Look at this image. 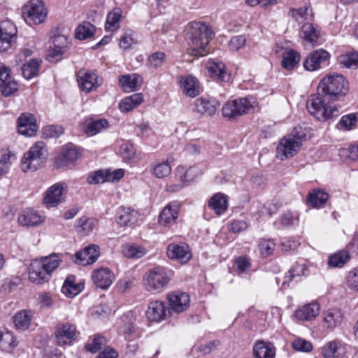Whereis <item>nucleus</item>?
<instances>
[{"mask_svg": "<svg viewBox=\"0 0 358 358\" xmlns=\"http://www.w3.org/2000/svg\"><path fill=\"white\" fill-rule=\"evenodd\" d=\"M67 185L59 182L50 187L44 193L43 203L48 208L55 207L64 200Z\"/></svg>", "mask_w": 358, "mask_h": 358, "instance_id": "obj_9", "label": "nucleus"}, {"mask_svg": "<svg viewBox=\"0 0 358 358\" xmlns=\"http://www.w3.org/2000/svg\"><path fill=\"white\" fill-rule=\"evenodd\" d=\"M95 220L92 218L83 216L76 222V228L78 231L82 234H88L91 232L94 227Z\"/></svg>", "mask_w": 358, "mask_h": 358, "instance_id": "obj_50", "label": "nucleus"}, {"mask_svg": "<svg viewBox=\"0 0 358 358\" xmlns=\"http://www.w3.org/2000/svg\"><path fill=\"white\" fill-rule=\"evenodd\" d=\"M100 255L99 247L96 245H90L75 255V262L77 264L87 266L94 264Z\"/></svg>", "mask_w": 358, "mask_h": 358, "instance_id": "obj_19", "label": "nucleus"}, {"mask_svg": "<svg viewBox=\"0 0 358 358\" xmlns=\"http://www.w3.org/2000/svg\"><path fill=\"white\" fill-rule=\"evenodd\" d=\"M292 348L299 352H309L313 350V345L310 341H308L301 338H296L292 342Z\"/></svg>", "mask_w": 358, "mask_h": 358, "instance_id": "obj_56", "label": "nucleus"}, {"mask_svg": "<svg viewBox=\"0 0 358 358\" xmlns=\"http://www.w3.org/2000/svg\"><path fill=\"white\" fill-rule=\"evenodd\" d=\"M357 121V116L355 113L345 115L341 117L337 124L339 129L350 130L355 127Z\"/></svg>", "mask_w": 358, "mask_h": 358, "instance_id": "obj_54", "label": "nucleus"}, {"mask_svg": "<svg viewBox=\"0 0 358 358\" xmlns=\"http://www.w3.org/2000/svg\"><path fill=\"white\" fill-rule=\"evenodd\" d=\"M169 311L166 309L165 303L162 301H153L149 303L146 310L148 319L152 322H161L167 316Z\"/></svg>", "mask_w": 358, "mask_h": 358, "instance_id": "obj_24", "label": "nucleus"}, {"mask_svg": "<svg viewBox=\"0 0 358 358\" xmlns=\"http://www.w3.org/2000/svg\"><path fill=\"white\" fill-rule=\"evenodd\" d=\"M350 259L349 252L346 250H340L329 257L328 264L331 267H343Z\"/></svg>", "mask_w": 358, "mask_h": 358, "instance_id": "obj_46", "label": "nucleus"}, {"mask_svg": "<svg viewBox=\"0 0 358 358\" xmlns=\"http://www.w3.org/2000/svg\"><path fill=\"white\" fill-rule=\"evenodd\" d=\"M317 90V94L312 96L307 101L308 112L322 122L337 117L341 107L335 101L348 91V83L344 76L336 73L327 74L320 81Z\"/></svg>", "mask_w": 358, "mask_h": 358, "instance_id": "obj_1", "label": "nucleus"}, {"mask_svg": "<svg viewBox=\"0 0 358 358\" xmlns=\"http://www.w3.org/2000/svg\"><path fill=\"white\" fill-rule=\"evenodd\" d=\"M320 313V306L317 302H312L298 308L294 313V317L298 320L311 321Z\"/></svg>", "mask_w": 358, "mask_h": 358, "instance_id": "obj_25", "label": "nucleus"}, {"mask_svg": "<svg viewBox=\"0 0 358 358\" xmlns=\"http://www.w3.org/2000/svg\"><path fill=\"white\" fill-rule=\"evenodd\" d=\"M17 35L16 26L10 20L0 23V52H5L15 43Z\"/></svg>", "mask_w": 358, "mask_h": 358, "instance_id": "obj_8", "label": "nucleus"}, {"mask_svg": "<svg viewBox=\"0 0 358 358\" xmlns=\"http://www.w3.org/2000/svg\"><path fill=\"white\" fill-rule=\"evenodd\" d=\"M83 289V285L76 284L73 277H69L65 280L62 287V293L68 297H73L79 294Z\"/></svg>", "mask_w": 358, "mask_h": 358, "instance_id": "obj_47", "label": "nucleus"}, {"mask_svg": "<svg viewBox=\"0 0 358 358\" xmlns=\"http://www.w3.org/2000/svg\"><path fill=\"white\" fill-rule=\"evenodd\" d=\"M340 64L346 68H357L358 66V53L349 52L343 54L338 57Z\"/></svg>", "mask_w": 358, "mask_h": 358, "instance_id": "obj_51", "label": "nucleus"}, {"mask_svg": "<svg viewBox=\"0 0 358 358\" xmlns=\"http://www.w3.org/2000/svg\"><path fill=\"white\" fill-rule=\"evenodd\" d=\"M31 320V312L27 310H22L15 315L13 322L17 330L24 331L29 327Z\"/></svg>", "mask_w": 358, "mask_h": 358, "instance_id": "obj_37", "label": "nucleus"}, {"mask_svg": "<svg viewBox=\"0 0 358 358\" xmlns=\"http://www.w3.org/2000/svg\"><path fill=\"white\" fill-rule=\"evenodd\" d=\"M148 252V250L136 243H127L122 246V253L130 259H140L144 257Z\"/></svg>", "mask_w": 358, "mask_h": 358, "instance_id": "obj_33", "label": "nucleus"}, {"mask_svg": "<svg viewBox=\"0 0 358 358\" xmlns=\"http://www.w3.org/2000/svg\"><path fill=\"white\" fill-rule=\"evenodd\" d=\"M22 13L27 22L34 24L43 22L47 17V11L41 0H29L22 7Z\"/></svg>", "mask_w": 358, "mask_h": 358, "instance_id": "obj_7", "label": "nucleus"}, {"mask_svg": "<svg viewBox=\"0 0 358 358\" xmlns=\"http://www.w3.org/2000/svg\"><path fill=\"white\" fill-rule=\"evenodd\" d=\"M246 43V38L243 35L232 37L229 43V48L231 50L237 51L243 48Z\"/></svg>", "mask_w": 358, "mask_h": 358, "instance_id": "obj_63", "label": "nucleus"}, {"mask_svg": "<svg viewBox=\"0 0 358 358\" xmlns=\"http://www.w3.org/2000/svg\"><path fill=\"white\" fill-rule=\"evenodd\" d=\"M81 156L78 148L73 144L64 147L61 154L55 159L57 167H66L74 164Z\"/></svg>", "mask_w": 358, "mask_h": 358, "instance_id": "obj_15", "label": "nucleus"}, {"mask_svg": "<svg viewBox=\"0 0 358 358\" xmlns=\"http://www.w3.org/2000/svg\"><path fill=\"white\" fill-rule=\"evenodd\" d=\"M208 206L217 215H221L227 209V196L222 193H216L208 202Z\"/></svg>", "mask_w": 358, "mask_h": 358, "instance_id": "obj_35", "label": "nucleus"}, {"mask_svg": "<svg viewBox=\"0 0 358 358\" xmlns=\"http://www.w3.org/2000/svg\"><path fill=\"white\" fill-rule=\"evenodd\" d=\"M0 87L6 96L11 95L18 88L17 82L10 76V69L4 65H0Z\"/></svg>", "mask_w": 358, "mask_h": 358, "instance_id": "obj_20", "label": "nucleus"}, {"mask_svg": "<svg viewBox=\"0 0 358 358\" xmlns=\"http://www.w3.org/2000/svg\"><path fill=\"white\" fill-rule=\"evenodd\" d=\"M329 194L320 189H314L310 192L307 197L308 203L315 208H320L327 201Z\"/></svg>", "mask_w": 358, "mask_h": 358, "instance_id": "obj_41", "label": "nucleus"}, {"mask_svg": "<svg viewBox=\"0 0 358 358\" xmlns=\"http://www.w3.org/2000/svg\"><path fill=\"white\" fill-rule=\"evenodd\" d=\"M170 280L171 277L167 269L159 266L148 270L142 280L144 289L154 294L163 292L167 288Z\"/></svg>", "mask_w": 358, "mask_h": 358, "instance_id": "obj_4", "label": "nucleus"}, {"mask_svg": "<svg viewBox=\"0 0 358 358\" xmlns=\"http://www.w3.org/2000/svg\"><path fill=\"white\" fill-rule=\"evenodd\" d=\"M219 106V102L213 98L200 97L194 101V111L204 116H213Z\"/></svg>", "mask_w": 358, "mask_h": 358, "instance_id": "obj_22", "label": "nucleus"}, {"mask_svg": "<svg viewBox=\"0 0 358 358\" xmlns=\"http://www.w3.org/2000/svg\"><path fill=\"white\" fill-rule=\"evenodd\" d=\"M77 80L80 90L85 92L95 90L101 85L97 75L85 69L77 72Z\"/></svg>", "mask_w": 358, "mask_h": 358, "instance_id": "obj_14", "label": "nucleus"}, {"mask_svg": "<svg viewBox=\"0 0 358 358\" xmlns=\"http://www.w3.org/2000/svg\"><path fill=\"white\" fill-rule=\"evenodd\" d=\"M18 222L20 225L27 227H35L44 222L45 218L37 211L27 208L18 215Z\"/></svg>", "mask_w": 358, "mask_h": 358, "instance_id": "obj_28", "label": "nucleus"}, {"mask_svg": "<svg viewBox=\"0 0 358 358\" xmlns=\"http://www.w3.org/2000/svg\"><path fill=\"white\" fill-rule=\"evenodd\" d=\"M95 27L90 22L84 21L76 29L75 37L79 40H85L94 36Z\"/></svg>", "mask_w": 358, "mask_h": 358, "instance_id": "obj_43", "label": "nucleus"}, {"mask_svg": "<svg viewBox=\"0 0 358 358\" xmlns=\"http://www.w3.org/2000/svg\"><path fill=\"white\" fill-rule=\"evenodd\" d=\"M299 142H296L290 138L284 136L277 147L278 155L281 160L285 158H290L296 155L301 148Z\"/></svg>", "mask_w": 358, "mask_h": 358, "instance_id": "obj_21", "label": "nucleus"}, {"mask_svg": "<svg viewBox=\"0 0 358 358\" xmlns=\"http://www.w3.org/2000/svg\"><path fill=\"white\" fill-rule=\"evenodd\" d=\"M87 182L92 185L108 182V169H100L92 173L87 178Z\"/></svg>", "mask_w": 358, "mask_h": 358, "instance_id": "obj_55", "label": "nucleus"}, {"mask_svg": "<svg viewBox=\"0 0 358 358\" xmlns=\"http://www.w3.org/2000/svg\"><path fill=\"white\" fill-rule=\"evenodd\" d=\"M342 344L339 341H332L327 343L321 348L323 358H342Z\"/></svg>", "mask_w": 358, "mask_h": 358, "instance_id": "obj_36", "label": "nucleus"}, {"mask_svg": "<svg viewBox=\"0 0 358 358\" xmlns=\"http://www.w3.org/2000/svg\"><path fill=\"white\" fill-rule=\"evenodd\" d=\"M166 55L162 52H157L151 55L148 58V64L150 68L157 69L165 63Z\"/></svg>", "mask_w": 358, "mask_h": 358, "instance_id": "obj_59", "label": "nucleus"}, {"mask_svg": "<svg viewBox=\"0 0 358 358\" xmlns=\"http://www.w3.org/2000/svg\"><path fill=\"white\" fill-rule=\"evenodd\" d=\"M106 338L103 336H96L93 338L92 343L85 345L87 351L95 353L102 349L106 345Z\"/></svg>", "mask_w": 358, "mask_h": 358, "instance_id": "obj_58", "label": "nucleus"}, {"mask_svg": "<svg viewBox=\"0 0 358 358\" xmlns=\"http://www.w3.org/2000/svg\"><path fill=\"white\" fill-rule=\"evenodd\" d=\"M45 145L42 141L36 142L24 153L22 159V169L24 172L34 171L44 163Z\"/></svg>", "mask_w": 358, "mask_h": 358, "instance_id": "obj_6", "label": "nucleus"}, {"mask_svg": "<svg viewBox=\"0 0 358 358\" xmlns=\"http://www.w3.org/2000/svg\"><path fill=\"white\" fill-rule=\"evenodd\" d=\"M236 269L238 274L247 273L250 268L251 263L250 259L245 257H239L236 260Z\"/></svg>", "mask_w": 358, "mask_h": 358, "instance_id": "obj_62", "label": "nucleus"}, {"mask_svg": "<svg viewBox=\"0 0 358 358\" xmlns=\"http://www.w3.org/2000/svg\"><path fill=\"white\" fill-rule=\"evenodd\" d=\"M330 54L324 49H318L310 53L303 62V67L308 71H317L328 64Z\"/></svg>", "mask_w": 358, "mask_h": 358, "instance_id": "obj_10", "label": "nucleus"}, {"mask_svg": "<svg viewBox=\"0 0 358 358\" xmlns=\"http://www.w3.org/2000/svg\"><path fill=\"white\" fill-rule=\"evenodd\" d=\"M308 270L305 264L295 263L285 275L283 284L289 283L295 278L308 275Z\"/></svg>", "mask_w": 358, "mask_h": 358, "instance_id": "obj_42", "label": "nucleus"}, {"mask_svg": "<svg viewBox=\"0 0 358 358\" xmlns=\"http://www.w3.org/2000/svg\"><path fill=\"white\" fill-rule=\"evenodd\" d=\"M93 283L101 289H106L113 283L115 275L108 267L101 266L92 271L91 275Z\"/></svg>", "mask_w": 358, "mask_h": 358, "instance_id": "obj_12", "label": "nucleus"}, {"mask_svg": "<svg viewBox=\"0 0 358 358\" xmlns=\"http://www.w3.org/2000/svg\"><path fill=\"white\" fill-rule=\"evenodd\" d=\"M180 87L185 95L194 98L200 93V85L197 78L192 75L181 76L179 78Z\"/></svg>", "mask_w": 358, "mask_h": 358, "instance_id": "obj_23", "label": "nucleus"}, {"mask_svg": "<svg viewBox=\"0 0 358 358\" xmlns=\"http://www.w3.org/2000/svg\"><path fill=\"white\" fill-rule=\"evenodd\" d=\"M180 208V203L179 201L170 202L159 214V222L160 224L166 227H170L178 219Z\"/></svg>", "mask_w": 358, "mask_h": 358, "instance_id": "obj_17", "label": "nucleus"}, {"mask_svg": "<svg viewBox=\"0 0 358 358\" xmlns=\"http://www.w3.org/2000/svg\"><path fill=\"white\" fill-rule=\"evenodd\" d=\"M301 59L300 54L294 50H285L282 54V66L286 70L294 69Z\"/></svg>", "mask_w": 358, "mask_h": 358, "instance_id": "obj_40", "label": "nucleus"}, {"mask_svg": "<svg viewBox=\"0 0 358 358\" xmlns=\"http://www.w3.org/2000/svg\"><path fill=\"white\" fill-rule=\"evenodd\" d=\"M253 354L255 358H274L275 350L271 343L259 341L253 347Z\"/></svg>", "mask_w": 358, "mask_h": 358, "instance_id": "obj_30", "label": "nucleus"}, {"mask_svg": "<svg viewBox=\"0 0 358 358\" xmlns=\"http://www.w3.org/2000/svg\"><path fill=\"white\" fill-rule=\"evenodd\" d=\"M343 315L341 310L332 308L324 313V325L329 329H334L341 324Z\"/></svg>", "mask_w": 358, "mask_h": 358, "instance_id": "obj_34", "label": "nucleus"}, {"mask_svg": "<svg viewBox=\"0 0 358 358\" xmlns=\"http://www.w3.org/2000/svg\"><path fill=\"white\" fill-rule=\"evenodd\" d=\"M76 328L70 323L59 324L54 334L55 342L59 345H71L76 338Z\"/></svg>", "mask_w": 358, "mask_h": 358, "instance_id": "obj_13", "label": "nucleus"}, {"mask_svg": "<svg viewBox=\"0 0 358 358\" xmlns=\"http://www.w3.org/2000/svg\"><path fill=\"white\" fill-rule=\"evenodd\" d=\"M275 243L272 240L262 239L259 243V249L262 256L267 257L274 251Z\"/></svg>", "mask_w": 358, "mask_h": 358, "instance_id": "obj_57", "label": "nucleus"}, {"mask_svg": "<svg viewBox=\"0 0 358 358\" xmlns=\"http://www.w3.org/2000/svg\"><path fill=\"white\" fill-rule=\"evenodd\" d=\"M166 254L169 259L180 264H187L192 257L189 245L185 243H170L167 246Z\"/></svg>", "mask_w": 358, "mask_h": 358, "instance_id": "obj_11", "label": "nucleus"}, {"mask_svg": "<svg viewBox=\"0 0 358 358\" xmlns=\"http://www.w3.org/2000/svg\"><path fill=\"white\" fill-rule=\"evenodd\" d=\"M122 17V11L115 8L110 11L106 17L105 29L107 31H115L120 28V22Z\"/></svg>", "mask_w": 358, "mask_h": 358, "instance_id": "obj_39", "label": "nucleus"}, {"mask_svg": "<svg viewBox=\"0 0 358 358\" xmlns=\"http://www.w3.org/2000/svg\"><path fill=\"white\" fill-rule=\"evenodd\" d=\"M16 345V339L10 331H6L0 333V350L10 352Z\"/></svg>", "mask_w": 358, "mask_h": 358, "instance_id": "obj_44", "label": "nucleus"}, {"mask_svg": "<svg viewBox=\"0 0 358 358\" xmlns=\"http://www.w3.org/2000/svg\"><path fill=\"white\" fill-rule=\"evenodd\" d=\"M166 299L170 310L174 313L184 312L189 306V296L185 292L179 291L171 292L167 294Z\"/></svg>", "mask_w": 358, "mask_h": 358, "instance_id": "obj_16", "label": "nucleus"}, {"mask_svg": "<svg viewBox=\"0 0 358 358\" xmlns=\"http://www.w3.org/2000/svg\"><path fill=\"white\" fill-rule=\"evenodd\" d=\"M119 84L124 92H130L141 87L143 78L136 73L123 75L119 78Z\"/></svg>", "mask_w": 358, "mask_h": 358, "instance_id": "obj_29", "label": "nucleus"}, {"mask_svg": "<svg viewBox=\"0 0 358 358\" xmlns=\"http://www.w3.org/2000/svg\"><path fill=\"white\" fill-rule=\"evenodd\" d=\"M211 77L220 81H227L229 78V74L226 71L224 63L215 61H209L206 66Z\"/></svg>", "mask_w": 358, "mask_h": 358, "instance_id": "obj_31", "label": "nucleus"}, {"mask_svg": "<svg viewBox=\"0 0 358 358\" xmlns=\"http://www.w3.org/2000/svg\"><path fill=\"white\" fill-rule=\"evenodd\" d=\"M143 100V95L141 93L133 94L120 101L119 108L123 113L129 112L141 104Z\"/></svg>", "mask_w": 358, "mask_h": 358, "instance_id": "obj_32", "label": "nucleus"}, {"mask_svg": "<svg viewBox=\"0 0 358 358\" xmlns=\"http://www.w3.org/2000/svg\"><path fill=\"white\" fill-rule=\"evenodd\" d=\"M43 135L45 138H57L64 131L63 128L57 125H48L42 129Z\"/></svg>", "mask_w": 358, "mask_h": 358, "instance_id": "obj_61", "label": "nucleus"}, {"mask_svg": "<svg viewBox=\"0 0 358 358\" xmlns=\"http://www.w3.org/2000/svg\"><path fill=\"white\" fill-rule=\"evenodd\" d=\"M188 52L194 57H203L210 52L209 41L212 31L209 27L201 22H192L187 29Z\"/></svg>", "mask_w": 358, "mask_h": 358, "instance_id": "obj_2", "label": "nucleus"}, {"mask_svg": "<svg viewBox=\"0 0 358 358\" xmlns=\"http://www.w3.org/2000/svg\"><path fill=\"white\" fill-rule=\"evenodd\" d=\"M40 62L37 59H31L22 67V73L24 78L29 80L37 76L39 71Z\"/></svg>", "mask_w": 358, "mask_h": 358, "instance_id": "obj_48", "label": "nucleus"}, {"mask_svg": "<svg viewBox=\"0 0 358 358\" xmlns=\"http://www.w3.org/2000/svg\"><path fill=\"white\" fill-rule=\"evenodd\" d=\"M257 105L254 97L242 98L227 101L222 107L224 117L235 118L249 113Z\"/></svg>", "mask_w": 358, "mask_h": 358, "instance_id": "obj_5", "label": "nucleus"}, {"mask_svg": "<svg viewBox=\"0 0 358 358\" xmlns=\"http://www.w3.org/2000/svg\"><path fill=\"white\" fill-rule=\"evenodd\" d=\"M134 32L131 30H129L128 32H126L123 34L120 39V47L122 49L127 50L136 43V40L134 38Z\"/></svg>", "mask_w": 358, "mask_h": 358, "instance_id": "obj_60", "label": "nucleus"}, {"mask_svg": "<svg viewBox=\"0 0 358 358\" xmlns=\"http://www.w3.org/2000/svg\"><path fill=\"white\" fill-rule=\"evenodd\" d=\"M202 173V170L197 166L186 169L184 166H179L176 169V180H181L187 186Z\"/></svg>", "mask_w": 358, "mask_h": 358, "instance_id": "obj_26", "label": "nucleus"}, {"mask_svg": "<svg viewBox=\"0 0 358 358\" xmlns=\"http://www.w3.org/2000/svg\"><path fill=\"white\" fill-rule=\"evenodd\" d=\"M108 127V122L106 119H98L90 121L85 128V132L90 136L106 129Z\"/></svg>", "mask_w": 358, "mask_h": 358, "instance_id": "obj_45", "label": "nucleus"}, {"mask_svg": "<svg viewBox=\"0 0 358 358\" xmlns=\"http://www.w3.org/2000/svg\"><path fill=\"white\" fill-rule=\"evenodd\" d=\"M137 212L129 208H122L117 214V222L120 226H131L137 220Z\"/></svg>", "mask_w": 358, "mask_h": 358, "instance_id": "obj_38", "label": "nucleus"}, {"mask_svg": "<svg viewBox=\"0 0 358 358\" xmlns=\"http://www.w3.org/2000/svg\"><path fill=\"white\" fill-rule=\"evenodd\" d=\"M119 153L125 162H130L136 155V150L130 142H123L119 149Z\"/></svg>", "mask_w": 358, "mask_h": 358, "instance_id": "obj_52", "label": "nucleus"}, {"mask_svg": "<svg viewBox=\"0 0 358 358\" xmlns=\"http://www.w3.org/2000/svg\"><path fill=\"white\" fill-rule=\"evenodd\" d=\"M61 262L62 257L55 253L34 260L29 267L30 281L36 284H43L48 281L50 273L59 266Z\"/></svg>", "mask_w": 358, "mask_h": 358, "instance_id": "obj_3", "label": "nucleus"}, {"mask_svg": "<svg viewBox=\"0 0 358 358\" xmlns=\"http://www.w3.org/2000/svg\"><path fill=\"white\" fill-rule=\"evenodd\" d=\"M348 286L355 291H358V268H354L348 275Z\"/></svg>", "mask_w": 358, "mask_h": 358, "instance_id": "obj_64", "label": "nucleus"}, {"mask_svg": "<svg viewBox=\"0 0 358 358\" xmlns=\"http://www.w3.org/2000/svg\"><path fill=\"white\" fill-rule=\"evenodd\" d=\"M68 38L64 34L59 33L55 34L52 37L53 46L50 47L48 53V59L52 61L57 57L64 54L66 48L68 45Z\"/></svg>", "mask_w": 358, "mask_h": 358, "instance_id": "obj_27", "label": "nucleus"}, {"mask_svg": "<svg viewBox=\"0 0 358 358\" xmlns=\"http://www.w3.org/2000/svg\"><path fill=\"white\" fill-rule=\"evenodd\" d=\"M319 37V32L310 23H306L301 28V38L308 43H315Z\"/></svg>", "mask_w": 358, "mask_h": 358, "instance_id": "obj_49", "label": "nucleus"}, {"mask_svg": "<svg viewBox=\"0 0 358 358\" xmlns=\"http://www.w3.org/2000/svg\"><path fill=\"white\" fill-rule=\"evenodd\" d=\"M38 127L34 116L31 113H22L17 120L18 132L25 136H33Z\"/></svg>", "mask_w": 358, "mask_h": 358, "instance_id": "obj_18", "label": "nucleus"}, {"mask_svg": "<svg viewBox=\"0 0 358 358\" xmlns=\"http://www.w3.org/2000/svg\"><path fill=\"white\" fill-rule=\"evenodd\" d=\"M171 172V167L168 161L159 162L152 169V174L158 178L167 177Z\"/></svg>", "mask_w": 358, "mask_h": 358, "instance_id": "obj_53", "label": "nucleus"}]
</instances>
